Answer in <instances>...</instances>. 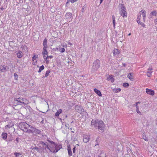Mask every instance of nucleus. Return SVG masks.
Listing matches in <instances>:
<instances>
[{
  "label": "nucleus",
  "mask_w": 157,
  "mask_h": 157,
  "mask_svg": "<svg viewBox=\"0 0 157 157\" xmlns=\"http://www.w3.org/2000/svg\"><path fill=\"white\" fill-rule=\"evenodd\" d=\"M91 125L94 126L96 128L102 130L105 128V125L102 121L97 119L92 120L91 122Z\"/></svg>",
  "instance_id": "obj_1"
},
{
  "label": "nucleus",
  "mask_w": 157,
  "mask_h": 157,
  "mask_svg": "<svg viewBox=\"0 0 157 157\" xmlns=\"http://www.w3.org/2000/svg\"><path fill=\"white\" fill-rule=\"evenodd\" d=\"M50 143L49 144V150L50 152L56 153L59 149L56 148V146L55 143L53 141H49Z\"/></svg>",
  "instance_id": "obj_2"
},
{
  "label": "nucleus",
  "mask_w": 157,
  "mask_h": 157,
  "mask_svg": "<svg viewBox=\"0 0 157 157\" xmlns=\"http://www.w3.org/2000/svg\"><path fill=\"white\" fill-rule=\"evenodd\" d=\"M20 126L22 130L24 132H28L29 130H30V127L31 126L25 122L21 123Z\"/></svg>",
  "instance_id": "obj_3"
},
{
  "label": "nucleus",
  "mask_w": 157,
  "mask_h": 157,
  "mask_svg": "<svg viewBox=\"0 0 157 157\" xmlns=\"http://www.w3.org/2000/svg\"><path fill=\"white\" fill-rule=\"evenodd\" d=\"M142 14L143 21L144 22L146 20V11L145 10H142L139 12V13L138 14V17L137 19V22H140V17Z\"/></svg>",
  "instance_id": "obj_4"
},
{
  "label": "nucleus",
  "mask_w": 157,
  "mask_h": 157,
  "mask_svg": "<svg viewBox=\"0 0 157 157\" xmlns=\"http://www.w3.org/2000/svg\"><path fill=\"white\" fill-rule=\"evenodd\" d=\"M119 13L123 18L126 17L127 13L126 9L124 6L122 4L120 5L119 7Z\"/></svg>",
  "instance_id": "obj_5"
},
{
  "label": "nucleus",
  "mask_w": 157,
  "mask_h": 157,
  "mask_svg": "<svg viewBox=\"0 0 157 157\" xmlns=\"http://www.w3.org/2000/svg\"><path fill=\"white\" fill-rule=\"evenodd\" d=\"M100 64L99 60L98 59L96 60L93 63V69L94 70H97L99 67Z\"/></svg>",
  "instance_id": "obj_6"
},
{
  "label": "nucleus",
  "mask_w": 157,
  "mask_h": 157,
  "mask_svg": "<svg viewBox=\"0 0 157 157\" xmlns=\"http://www.w3.org/2000/svg\"><path fill=\"white\" fill-rule=\"evenodd\" d=\"M40 132L39 130L33 127L32 126H31L30 127V130H29L28 131V132L29 133H34L36 134H39Z\"/></svg>",
  "instance_id": "obj_7"
},
{
  "label": "nucleus",
  "mask_w": 157,
  "mask_h": 157,
  "mask_svg": "<svg viewBox=\"0 0 157 157\" xmlns=\"http://www.w3.org/2000/svg\"><path fill=\"white\" fill-rule=\"evenodd\" d=\"M49 144H46L45 143L43 142H40V147H41L43 149H45L46 151L49 150Z\"/></svg>",
  "instance_id": "obj_8"
},
{
  "label": "nucleus",
  "mask_w": 157,
  "mask_h": 157,
  "mask_svg": "<svg viewBox=\"0 0 157 157\" xmlns=\"http://www.w3.org/2000/svg\"><path fill=\"white\" fill-rule=\"evenodd\" d=\"M15 101H17L19 102L22 103L26 105L28 104L26 100L25 99H24L21 98H16L15 99Z\"/></svg>",
  "instance_id": "obj_9"
},
{
  "label": "nucleus",
  "mask_w": 157,
  "mask_h": 157,
  "mask_svg": "<svg viewBox=\"0 0 157 157\" xmlns=\"http://www.w3.org/2000/svg\"><path fill=\"white\" fill-rule=\"evenodd\" d=\"M90 136L88 134H84L83 136V142L85 143L88 142L90 140Z\"/></svg>",
  "instance_id": "obj_10"
},
{
  "label": "nucleus",
  "mask_w": 157,
  "mask_h": 157,
  "mask_svg": "<svg viewBox=\"0 0 157 157\" xmlns=\"http://www.w3.org/2000/svg\"><path fill=\"white\" fill-rule=\"evenodd\" d=\"M75 109L77 112L80 113H81L84 110L82 107L78 105H76L75 106Z\"/></svg>",
  "instance_id": "obj_11"
},
{
  "label": "nucleus",
  "mask_w": 157,
  "mask_h": 157,
  "mask_svg": "<svg viewBox=\"0 0 157 157\" xmlns=\"http://www.w3.org/2000/svg\"><path fill=\"white\" fill-rule=\"evenodd\" d=\"M8 68L5 65H1L0 66V71L2 72H6Z\"/></svg>",
  "instance_id": "obj_12"
},
{
  "label": "nucleus",
  "mask_w": 157,
  "mask_h": 157,
  "mask_svg": "<svg viewBox=\"0 0 157 157\" xmlns=\"http://www.w3.org/2000/svg\"><path fill=\"white\" fill-rule=\"evenodd\" d=\"M146 92L148 94L151 95H153L154 94V91L148 88L146 89Z\"/></svg>",
  "instance_id": "obj_13"
},
{
  "label": "nucleus",
  "mask_w": 157,
  "mask_h": 157,
  "mask_svg": "<svg viewBox=\"0 0 157 157\" xmlns=\"http://www.w3.org/2000/svg\"><path fill=\"white\" fill-rule=\"evenodd\" d=\"M152 70V69L150 67L148 69V71L147 73V75L148 77H151V73H152V71H151Z\"/></svg>",
  "instance_id": "obj_14"
},
{
  "label": "nucleus",
  "mask_w": 157,
  "mask_h": 157,
  "mask_svg": "<svg viewBox=\"0 0 157 157\" xmlns=\"http://www.w3.org/2000/svg\"><path fill=\"white\" fill-rule=\"evenodd\" d=\"M108 80H110L111 82H113L114 81V79L113 78V76L112 75H109L107 78Z\"/></svg>",
  "instance_id": "obj_15"
},
{
  "label": "nucleus",
  "mask_w": 157,
  "mask_h": 157,
  "mask_svg": "<svg viewBox=\"0 0 157 157\" xmlns=\"http://www.w3.org/2000/svg\"><path fill=\"white\" fill-rule=\"evenodd\" d=\"M72 15V14L71 13L68 12L67 13H66L65 17L66 19H70L71 18Z\"/></svg>",
  "instance_id": "obj_16"
},
{
  "label": "nucleus",
  "mask_w": 157,
  "mask_h": 157,
  "mask_svg": "<svg viewBox=\"0 0 157 157\" xmlns=\"http://www.w3.org/2000/svg\"><path fill=\"white\" fill-rule=\"evenodd\" d=\"M133 74L132 73H129L127 76V77L131 80L133 81Z\"/></svg>",
  "instance_id": "obj_17"
},
{
  "label": "nucleus",
  "mask_w": 157,
  "mask_h": 157,
  "mask_svg": "<svg viewBox=\"0 0 157 157\" xmlns=\"http://www.w3.org/2000/svg\"><path fill=\"white\" fill-rule=\"evenodd\" d=\"M23 56V53L21 51H19L18 53H17V56L19 58H21Z\"/></svg>",
  "instance_id": "obj_18"
},
{
  "label": "nucleus",
  "mask_w": 157,
  "mask_h": 157,
  "mask_svg": "<svg viewBox=\"0 0 157 157\" xmlns=\"http://www.w3.org/2000/svg\"><path fill=\"white\" fill-rule=\"evenodd\" d=\"M47 40L45 38L44 39L43 43V46L44 47V48H47L48 47V45L47 44Z\"/></svg>",
  "instance_id": "obj_19"
},
{
  "label": "nucleus",
  "mask_w": 157,
  "mask_h": 157,
  "mask_svg": "<svg viewBox=\"0 0 157 157\" xmlns=\"http://www.w3.org/2000/svg\"><path fill=\"white\" fill-rule=\"evenodd\" d=\"M94 91L98 96H101V92L97 89L95 88L94 89Z\"/></svg>",
  "instance_id": "obj_20"
},
{
  "label": "nucleus",
  "mask_w": 157,
  "mask_h": 157,
  "mask_svg": "<svg viewBox=\"0 0 157 157\" xmlns=\"http://www.w3.org/2000/svg\"><path fill=\"white\" fill-rule=\"evenodd\" d=\"M113 91L115 93H117L121 91V89L119 88H114L113 89Z\"/></svg>",
  "instance_id": "obj_21"
},
{
  "label": "nucleus",
  "mask_w": 157,
  "mask_h": 157,
  "mask_svg": "<svg viewBox=\"0 0 157 157\" xmlns=\"http://www.w3.org/2000/svg\"><path fill=\"white\" fill-rule=\"evenodd\" d=\"M62 111L61 109H59L55 113V116L56 117H58L59 116V114L61 113Z\"/></svg>",
  "instance_id": "obj_22"
},
{
  "label": "nucleus",
  "mask_w": 157,
  "mask_h": 157,
  "mask_svg": "<svg viewBox=\"0 0 157 157\" xmlns=\"http://www.w3.org/2000/svg\"><path fill=\"white\" fill-rule=\"evenodd\" d=\"M113 53L114 55H117L120 53V52L117 49H114L113 51Z\"/></svg>",
  "instance_id": "obj_23"
},
{
  "label": "nucleus",
  "mask_w": 157,
  "mask_h": 157,
  "mask_svg": "<svg viewBox=\"0 0 157 157\" xmlns=\"http://www.w3.org/2000/svg\"><path fill=\"white\" fill-rule=\"evenodd\" d=\"M2 137L4 140H6L7 138V134L6 133H3L2 135Z\"/></svg>",
  "instance_id": "obj_24"
},
{
  "label": "nucleus",
  "mask_w": 157,
  "mask_h": 157,
  "mask_svg": "<svg viewBox=\"0 0 157 157\" xmlns=\"http://www.w3.org/2000/svg\"><path fill=\"white\" fill-rule=\"evenodd\" d=\"M46 48H43V52H42V53L43 54V55H47L48 52L46 49Z\"/></svg>",
  "instance_id": "obj_25"
},
{
  "label": "nucleus",
  "mask_w": 157,
  "mask_h": 157,
  "mask_svg": "<svg viewBox=\"0 0 157 157\" xmlns=\"http://www.w3.org/2000/svg\"><path fill=\"white\" fill-rule=\"evenodd\" d=\"M68 154L69 155V156H71L72 155V152L71 151V149L70 147H68Z\"/></svg>",
  "instance_id": "obj_26"
},
{
  "label": "nucleus",
  "mask_w": 157,
  "mask_h": 157,
  "mask_svg": "<svg viewBox=\"0 0 157 157\" xmlns=\"http://www.w3.org/2000/svg\"><path fill=\"white\" fill-rule=\"evenodd\" d=\"M113 18V26L114 28L115 27V24H116V21L115 20V18L114 16H112Z\"/></svg>",
  "instance_id": "obj_27"
},
{
  "label": "nucleus",
  "mask_w": 157,
  "mask_h": 157,
  "mask_svg": "<svg viewBox=\"0 0 157 157\" xmlns=\"http://www.w3.org/2000/svg\"><path fill=\"white\" fill-rule=\"evenodd\" d=\"M14 155L16 157H21V154L20 153L15 152Z\"/></svg>",
  "instance_id": "obj_28"
},
{
  "label": "nucleus",
  "mask_w": 157,
  "mask_h": 157,
  "mask_svg": "<svg viewBox=\"0 0 157 157\" xmlns=\"http://www.w3.org/2000/svg\"><path fill=\"white\" fill-rule=\"evenodd\" d=\"M143 139H144V140L146 141H148V139L146 135H143Z\"/></svg>",
  "instance_id": "obj_29"
},
{
  "label": "nucleus",
  "mask_w": 157,
  "mask_h": 157,
  "mask_svg": "<svg viewBox=\"0 0 157 157\" xmlns=\"http://www.w3.org/2000/svg\"><path fill=\"white\" fill-rule=\"evenodd\" d=\"M44 68V67L43 65H42L40 67L38 72L40 73L41 72V71L43 70Z\"/></svg>",
  "instance_id": "obj_30"
},
{
  "label": "nucleus",
  "mask_w": 157,
  "mask_h": 157,
  "mask_svg": "<svg viewBox=\"0 0 157 157\" xmlns=\"http://www.w3.org/2000/svg\"><path fill=\"white\" fill-rule=\"evenodd\" d=\"M157 13L155 11H154L151 12V15H152V16H156Z\"/></svg>",
  "instance_id": "obj_31"
},
{
  "label": "nucleus",
  "mask_w": 157,
  "mask_h": 157,
  "mask_svg": "<svg viewBox=\"0 0 157 157\" xmlns=\"http://www.w3.org/2000/svg\"><path fill=\"white\" fill-rule=\"evenodd\" d=\"M22 50H24L25 51V52H27V47L26 46H22Z\"/></svg>",
  "instance_id": "obj_32"
},
{
  "label": "nucleus",
  "mask_w": 157,
  "mask_h": 157,
  "mask_svg": "<svg viewBox=\"0 0 157 157\" xmlns=\"http://www.w3.org/2000/svg\"><path fill=\"white\" fill-rule=\"evenodd\" d=\"M38 58V56H36L34 54V55L33 56V60H37V59Z\"/></svg>",
  "instance_id": "obj_33"
},
{
  "label": "nucleus",
  "mask_w": 157,
  "mask_h": 157,
  "mask_svg": "<svg viewBox=\"0 0 157 157\" xmlns=\"http://www.w3.org/2000/svg\"><path fill=\"white\" fill-rule=\"evenodd\" d=\"M50 70H47L46 72V73L45 75V77H47L49 73H50Z\"/></svg>",
  "instance_id": "obj_34"
},
{
  "label": "nucleus",
  "mask_w": 157,
  "mask_h": 157,
  "mask_svg": "<svg viewBox=\"0 0 157 157\" xmlns=\"http://www.w3.org/2000/svg\"><path fill=\"white\" fill-rule=\"evenodd\" d=\"M13 126V124H12V125H9V124H8V125H6V126H5V129H8L10 127L12 126Z\"/></svg>",
  "instance_id": "obj_35"
},
{
  "label": "nucleus",
  "mask_w": 157,
  "mask_h": 157,
  "mask_svg": "<svg viewBox=\"0 0 157 157\" xmlns=\"http://www.w3.org/2000/svg\"><path fill=\"white\" fill-rule=\"evenodd\" d=\"M59 51L61 52H65V49L64 48H59Z\"/></svg>",
  "instance_id": "obj_36"
},
{
  "label": "nucleus",
  "mask_w": 157,
  "mask_h": 157,
  "mask_svg": "<svg viewBox=\"0 0 157 157\" xmlns=\"http://www.w3.org/2000/svg\"><path fill=\"white\" fill-rule=\"evenodd\" d=\"M123 86L125 87H127L129 86V84L126 82H125L123 83Z\"/></svg>",
  "instance_id": "obj_37"
},
{
  "label": "nucleus",
  "mask_w": 157,
  "mask_h": 157,
  "mask_svg": "<svg viewBox=\"0 0 157 157\" xmlns=\"http://www.w3.org/2000/svg\"><path fill=\"white\" fill-rule=\"evenodd\" d=\"M139 24H140V25H141L143 27H145V24H144V23H142V22H140H140H137Z\"/></svg>",
  "instance_id": "obj_38"
},
{
  "label": "nucleus",
  "mask_w": 157,
  "mask_h": 157,
  "mask_svg": "<svg viewBox=\"0 0 157 157\" xmlns=\"http://www.w3.org/2000/svg\"><path fill=\"white\" fill-rule=\"evenodd\" d=\"M136 111L137 113L139 114V115H142V113L141 112H140L139 110V109L136 110Z\"/></svg>",
  "instance_id": "obj_39"
},
{
  "label": "nucleus",
  "mask_w": 157,
  "mask_h": 157,
  "mask_svg": "<svg viewBox=\"0 0 157 157\" xmlns=\"http://www.w3.org/2000/svg\"><path fill=\"white\" fill-rule=\"evenodd\" d=\"M99 157H106V155L104 153H101L100 154Z\"/></svg>",
  "instance_id": "obj_40"
},
{
  "label": "nucleus",
  "mask_w": 157,
  "mask_h": 157,
  "mask_svg": "<svg viewBox=\"0 0 157 157\" xmlns=\"http://www.w3.org/2000/svg\"><path fill=\"white\" fill-rule=\"evenodd\" d=\"M33 65H36V63H37V60H33Z\"/></svg>",
  "instance_id": "obj_41"
},
{
  "label": "nucleus",
  "mask_w": 157,
  "mask_h": 157,
  "mask_svg": "<svg viewBox=\"0 0 157 157\" xmlns=\"http://www.w3.org/2000/svg\"><path fill=\"white\" fill-rule=\"evenodd\" d=\"M14 76L15 79L16 80H17V78H18V75H17V74L16 73H14Z\"/></svg>",
  "instance_id": "obj_42"
},
{
  "label": "nucleus",
  "mask_w": 157,
  "mask_h": 157,
  "mask_svg": "<svg viewBox=\"0 0 157 157\" xmlns=\"http://www.w3.org/2000/svg\"><path fill=\"white\" fill-rule=\"evenodd\" d=\"M98 139H97L96 141V143L95 146L98 145L99 144V142H98V141L97 140Z\"/></svg>",
  "instance_id": "obj_43"
},
{
  "label": "nucleus",
  "mask_w": 157,
  "mask_h": 157,
  "mask_svg": "<svg viewBox=\"0 0 157 157\" xmlns=\"http://www.w3.org/2000/svg\"><path fill=\"white\" fill-rule=\"evenodd\" d=\"M47 59H48V58L51 59V58H52L53 56H47Z\"/></svg>",
  "instance_id": "obj_44"
},
{
  "label": "nucleus",
  "mask_w": 157,
  "mask_h": 157,
  "mask_svg": "<svg viewBox=\"0 0 157 157\" xmlns=\"http://www.w3.org/2000/svg\"><path fill=\"white\" fill-rule=\"evenodd\" d=\"M72 150H73V153H75V147H74L73 149H72Z\"/></svg>",
  "instance_id": "obj_45"
},
{
  "label": "nucleus",
  "mask_w": 157,
  "mask_h": 157,
  "mask_svg": "<svg viewBox=\"0 0 157 157\" xmlns=\"http://www.w3.org/2000/svg\"><path fill=\"white\" fill-rule=\"evenodd\" d=\"M134 105L136 107V110L139 109V106L138 105Z\"/></svg>",
  "instance_id": "obj_46"
},
{
  "label": "nucleus",
  "mask_w": 157,
  "mask_h": 157,
  "mask_svg": "<svg viewBox=\"0 0 157 157\" xmlns=\"http://www.w3.org/2000/svg\"><path fill=\"white\" fill-rule=\"evenodd\" d=\"M47 55H44V59H46V60L47 59V56H46Z\"/></svg>",
  "instance_id": "obj_47"
},
{
  "label": "nucleus",
  "mask_w": 157,
  "mask_h": 157,
  "mask_svg": "<svg viewBox=\"0 0 157 157\" xmlns=\"http://www.w3.org/2000/svg\"><path fill=\"white\" fill-rule=\"evenodd\" d=\"M77 0H71V3H73L74 2L76 1Z\"/></svg>",
  "instance_id": "obj_48"
},
{
  "label": "nucleus",
  "mask_w": 157,
  "mask_h": 157,
  "mask_svg": "<svg viewBox=\"0 0 157 157\" xmlns=\"http://www.w3.org/2000/svg\"><path fill=\"white\" fill-rule=\"evenodd\" d=\"M155 24H157V18L155 19Z\"/></svg>",
  "instance_id": "obj_49"
},
{
  "label": "nucleus",
  "mask_w": 157,
  "mask_h": 157,
  "mask_svg": "<svg viewBox=\"0 0 157 157\" xmlns=\"http://www.w3.org/2000/svg\"><path fill=\"white\" fill-rule=\"evenodd\" d=\"M140 101H138L137 102H136V103L135 104H134V105H138V104H140Z\"/></svg>",
  "instance_id": "obj_50"
},
{
  "label": "nucleus",
  "mask_w": 157,
  "mask_h": 157,
  "mask_svg": "<svg viewBox=\"0 0 157 157\" xmlns=\"http://www.w3.org/2000/svg\"><path fill=\"white\" fill-rule=\"evenodd\" d=\"M103 0H100V4H101L102 2H103Z\"/></svg>",
  "instance_id": "obj_51"
},
{
  "label": "nucleus",
  "mask_w": 157,
  "mask_h": 157,
  "mask_svg": "<svg viewBox=\"0 0 157 157\" xmlns=\"http://www.w3.org/2000/svg\"><path fill=\"white\" fill-rule=\"evenodd\" d=\"M46 60V63H48L49 62V61L48 60H47V59Z\"/></svg>",
  "instance_id": "obj_52"
},
{
  "label": "nucleus",
  "mask_w": 157,
  "mask_h": 157,
  "mask_svg": "<svg viewBox=\"0 0 157 157\" xmlns=\"http://www.w3.org/2000/svg\"><path fill=\"white\" fill-rule=\"evenodd\" d=\"M68 44H70V45H72V44L71 43H68Z\"/></svg>",
  "instance_id": "obj_53"
},
{
  "label": "nucleus",
  "mask_w": 157,
  "mask_h": 157,
  "mask_svg": "<svg viewBox=\"0 0 157 157\" xmlns=\"http://www.w3.org/2000/svg\"><path fill=\"white\" fill-rule=\"evenodd\" d=\"M1 10H3V8L2 7L1 8Z\"/></svg>",
  "instance_id": "obj_54"
},
{
  "label": "nucleus",
  "mask_w": 157,
  "mask_h": 157,
  "mask_svg": "<svg viewBox=\"0 0 157 157\" xmlns=\"http://www.w3.org/2000/svg\"><path fill=\"white\" fill-rule=\"evenodd\" d=\"M131 35V33H129L128 34V36H130Z\"/></svg>",
  "instance_id": "obj_55"
},
{
  "label": "nucleus",
  "mask_w": 157,
  "mask_h": 157,
  "mask_svg": "<svg viewBox=\"0 0 157 157\" xmlns=\"http://www.w3.org/2000/svg\"><path fill=\"white\" fill-rule=\"evenodd\" d=\"M12 42V41H11L10 43H9V44H11V43Z\"/></svg>",
  "instance_id": "obj_56"
},
{
  "label": "nucleus",
  "mask_w": 157,
  "mask_h": 157,
  "mask_svg": "<svg viewBox=\"0 0 157 157\" xmlns=\"http://www.w3.org/2000/svg\"><path fill=\"white\" fill-rule=\"evenodd\" d=\"M126 65V64H124V66H126V65Z\"/></svg>",
  "instance_id": "obj_57"
},
{
  "label": "nucleus",
  "mask_w": 157,
  "mask_h": 157,
  "mask_svg": "<svg viewBox=\"0 0 157 157\" xmlns=\"http://www.w3.org/2000/svg\"><path fill=\"white\" fill-rule=\"evenodd\" d=\"M7 0H6V1H7Z\"/></svg>",
  "instance_id": "obj_58"
}]
</instances>
